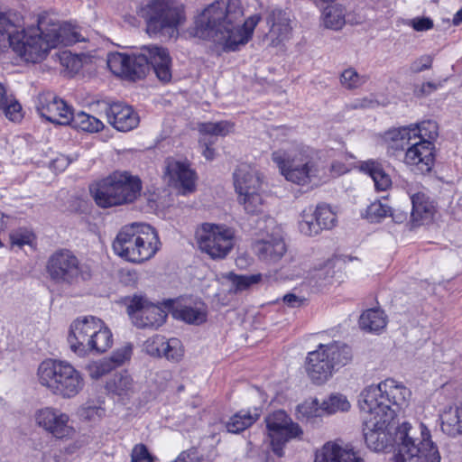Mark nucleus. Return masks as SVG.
<instances>
[{"label":"nucleus","mask_w":462,"mask_h":462,"mask_svg":"<svg viewBox=\"0 0 462 462\" xmlns=\"http://www.w3.org/2000/svg\"><path fill=\"white\" fill-rule=\"evenodd\" d=\"M106 63L113 74L132 80L143 78L150 66L161 81L168 82L171 79V60L169 52L156 45L143 46L138 54L110 53Z\"/></svg>","instance_id":"7ed1b4c3"},{"label":"nucleus","mask_w":462,"mask_h":462,"mask_svg":"<svg viewBox=\"0 0 462 462\" xmlns=\"http://www.w3.org/2000/svg\"><path fill=\"white\" fill-rule=\"evenodd\" d=\"M254 250L260 260L267 263H274L284 255L286 245L284 241L279 237H269L256 241Z\"/></svg>","instance_id":"bb28decb"},{"label":"nucleus","mask_w":462,"mask_h":462,"mask_svg":"<svg viewBox=\"0 0 462 462\" xmlns=\"http://www.w3.org/2000/svg\"><path fill=\"white\" fill-rule=\"evenodd\" d=\"M260 414L257 410L254 412L249 411H239L234 414L226 424L228 432L239 433L253 425Z\"/></svg>","instance_id":"e433bc0d"},{"label":"nucleus","mask_w":462,"mask_h":462,"mask_svg":"<svg viewBox=\"0 0 462 462\" xmlns=\"http://www.w3.org/2000/svg\"><path fill=\"white\" fill-rule=\"evenodd\" d=\"M67 125L88 133H97L104 128V124L97 117L83 111L74 114L73 110L70 113Z\"/></svg>","instance_id":"473e14b6"},{"label":"nucleus","mask_w":462,"mask_h":462,"mask_svg":"<svg viewBox=\"0 0 462 462\" xmlns=\"http://www.w3.org/2000/svg\"><path fill=\"white\" fill-rule=\"evenodd\" d=\"M60 64L71 73H77L82 68V60L70 51H62L60 54Z\"/></svg>","instance_id":"3c124183"},{"label":"nucleus","mask_w":462,"mask_h":462,"mask_svg":"<svg viewBox=\"0 0 462 462\" xmlns=\"http://www.w3.org/2000/svg\"><path fill=\"white\" fill-rule=\"evenodd\" d=\"M33 238V234L26 228H18L10 233V241L12 245H16L20 248L25 245H31Z\"/></svg>","instance_id":"603ef678"},{"label":"nucleus","mask_w":462,"mask_h":462,"mask_svg":"<svg viewBox=\"0 0 462 462\" xmlns=\"http://www.w3.org/2000/svg\"><path fill=\"white\" fill-rule=\"evenodd\" d=\"M226 278L231 282L235 291H241L246 290L251 285L259 282L261 280V274L237 275L233 273H229L226 275Z\"/></svg>","instance_id":"49530a36"},{"label":"nucleus","mask_w":462,"mask_h":462,"mask_svg":"<svg viewBox=\"0 0 462 462\" xmlns=\"http://www.w3.org/2000/svg\"><path fill=\"white\" fill-rule=\"evenodd\" d=\"M106 389L109 393L124 399L134 393V382L126 371H123L115 374L106 382Z\"/></svg>","instance_id":"c756f323"},{"label":"nucleus","mask_w":462,"mask_h":462,"mask_svg":"<svg viewBox=\"0 0 462 462\" xmlns=\"http://www.w3.org/2000/svg\"><path fill=\"white\" fill-rule=\"evenodd\" d=\"M81 416L87 420H96L101 418L104 414V410L101 407L87 405L81 409Z\"/></svg>","instance_id":"4d7b16f0"},{"label":"nucleus","mask_w":462,"mask_h":462,"mask_svg":"<svg viewBox=\"0 0 462 462\" xmlns=\"http://www.w3.org/2000/svg\"><path fill=\"white\" fill-rule=\"evenodd\" d=\"M268 436L271 439L273 451L278 456L283 455V447L292 439H300L303 430L300 425L283 411H276L266 419Z\"/></svg>","instance_id":"dca6fc26"},{"label":"nucleus","mask_w":462,"mask_h":462,"mask_svg":"<svg viewBox=\"0 0 462 462\" xmlns=\"http://www.w3.org/2000/svg\"><path fill=\"white\" fill-rule=\"evenodd\" d=\"M360 170L373 179L377 190L385 191L392 186L390 176L385 173L379 162L373 160L363 162L360 164Z\"/></svg>","instance_id":"2f4dec72"},{"label":"nucleus","mask_w":462,"mask_h":462,"mask_svg":"<svg viewBox=\"0 0 462 462\" xmlns=\"http://www.w3.org/2000/svg\"><path fill=\"white\" fill-rule=\"evenodd\" d=\"M314 212L316 220L319 224L320 230L331 229L335 226L337 223V215L328 205H318Z\"/></svg>","instance_id":"a18cd8bd"},{"label":"nucleus","mask_w":462,"mask_h":462,"mask_svg":"<svg viewBox=\"0 0 462 462\" xmlns=\"http://www.w3.org/2000/svg\"><path fill=\"white\" fill-rule=\"evenodd\" d=\"M314 462H363L349 444L327 442L316 452Z\"/></svg>","instance_id":"393cba45"},{"label":"nucleus","mask_w":462,"mask_h":462,"mask_svg":"<svg viewBox=\"0 0 462 462\" xmlns=\"http://www.w3.org/2000/svg\"><path fill=\"white\" fill-rule=\"evenodd\" d=\"M164 178L170 185L180 189V192L183 195L191 193L196 189V173L186 162L168 159L166 161Z\"/></svg>","instance_id":"5701e85b"},{"label":"nucleus","mask_w":462,"mask_h":462,"mask_svg":"<svg viewBox=\"0 0 462 462\" xmlns=\"http://www.w3.org/2000/svg\"><path fill=\"white\" fill-rule=\"evenodd\" d=\"M388 216H391L395 222L402 223L407 218L406 213H399L394 215L392 211Z\"/></svg>","instance_id":"69168bd1"},{"label":"nucleus","mask_w":462,"mask_h":462,"mask_svg":"<svg viewBox=\"0 0 462 462\" xmlns=\"http://www.w3.org/2000/svg\"><path fill=\"white\" fill-rule=\"evenodd\" d=\"M234 186L237 200L247 214L263 211V175L255 168L241 164L234 172Z\"/></svg>","instance_id":"ddd939ff"},{"label":"nucleus","mask_w":462,"mask_h":462,"mask_svg":"<svg viewBox=\"0 0 462 462\" xmlns=\"http://www.w3.org/2000/svg\"><path fill=\"white\" fill-rule=\"evenodd\" d=\"M330 171L334 175H341L348 171V167L341 162L335 161L330 166Z\"/></svg>","instance_id":"680f3d73"},{"label":"nucleus","mask_w":462,"mask_h":462,"mask_svg":"<svg viewBox=\"0 0 462 462\" xmlns=\"http://www.w3.org/2000/svg\"><path fill=\"white\" fill-rule=\"evenodd\" d=\"M36 424L56 439H71L76 430L70 423L69 415L53 407H44L35 411Z\"/></svg>","instance_id":"6ab92c4d"},{"label":"nucleus","mask_w":462,"mask_h":462,"mask_svg":"<svg viewBox=\"0 0 462 462\" xmlns=\"http://www.w3.org/2000/svg\"><path fill=\"white\" fill-rule=\"evenodd\" d=\"M166 338L162 336L156 335L148 338L143 343V350L152 356H160L162 347H164Z\"/></svg>","instance_id":"864d4df0"},{"label":"nucleus","mask_w":462,"mask_h":462,"mask_svg":"<svg viewBox=\"0 0 462 462\" xmlns=\"http://www.w3.org/2000/svg\"><path fill=\"white\" fill-rule=\"evenodd\" d=\"M351 404L347 398L341 393H332L321 402L324 414H334L339 411H347Z\"/></svg>","instance_id":"58836bf2"},{"label":"nucleus","mask_w":462,"mask_h":462,"mask_svg":"<svg viewBox=\"0 0 462 462\" xmlns=\"http://www.w3.org/2000/svg\"><path fill=\"white\" fill-rule=\"evenodd\" d=\"M389 213H391V208L386 204L376 200L367 207L366 217L371 222H377L386 217Z\"/></svg>","instance_id":"8fccbe9b"},{"label":"nucleus","mask_w":462,"mask_h":462,"mask_svg":"<svg viewBox=\"0 0 462 462\" xmlns=\"http://www.w3.org/2000/svg\"><path fill=\"white\" fill-rule=\"evenodd\" d=\"M299 228L300 233L308 236H317L321 231L312 208H308L302 211Z\"/></svg>","instance_id":"79ce46f5"},{"label":"nucleus","mask_w":462,"mask_h":462,"mask_svg":"<svg viewBox=\"0 0 462 462\" xmlns=\"http://www.w3.org/2000/svg\"><path fill=\"white\" fill-rule=\"evenodd\" d=\"M352 357V349L346 344L338 341L319 344L316 350L309 353L306 371L310 380L320 385L337 370L349 364Z\"/></svg>","instance_id":"9b49d317"},{"label":"nucleus","mask_w":462,"mask_h":462,"mask_svg":"<svg viewBox=\"0 0 462 462\" xmlns=\"http://www.w3.org/2000/svg\"><path fill=\"white\" fill-rule=\"evenodd\" d=\"M441 430L449 437L462 436V406L449 405L439 413Z\"/></svg>","instance_id":"cd10ccee"},{"label":"nucleus","mask_w":462,"mask_h":462,"mask_svg":"<svg viewBox=\"0 0 462 462\" xmlns=\"http://www.w3.org/2000/svg\"><path fill=\"white\" fill-rule=\"evenodd\" d=\"M272 160L277 165L284 179L299 186L317 184L326 178L323 162L315 156L314 151L303 144H295L272 153Z\"/></svg>","instance_id":"20e7f679"},{"label":"nucleus","mask_w":462,"mask_h":462,"mask_svg":"<svg viewBox=\"0 0 462 462\" xmlns=\"http://www.w3.org/2000/svg\"><path fill=\"white\" fill-rule=\"evenodd\" d=\"M462 23V8L458 10L453 17V24L458 25Z\"/></svg>","instance_id":"338daca9"},{"label":"nucleus","mask_w":462,"mask_h":462,"mask_svg":"<svg viewBox=\"0 0 462 462\" xmlns=\"http://www.w3.org/2000/svg\"><path fill=\"white\" fill-rule=\"evenodd\" d=\"M23 25V18L18 14L0 12V41L9 44L11 36H14Z\"/></svg>","instance_id":"72a5a7b5"},{"label":"nucleus","mask_w":462,"mask_h":462,"mask_svg":"<svg viewBox=\"0 0 462 462\" xmlns=\"http://www.w3.org/2000/svg\"><path fill=\"white\" fill-rule=\"evenodd\" d=\"M412 210L411 216L417 223L430 222L435 213V207L429 198L423 193H415L411 196Z\"/></svg>","instance_id":"c85d7f7f"},{"label":"nucleus","mask_w":462,"mask_h":462,"mask_svg":"<svg viewBox=\"0 0 462 462\" xmlns=\"http://www.w3.org/2000/svg\"><path fill=\"white\" fill-rule=\"evenodd\" d=\"M334 273L333 271V263L331 261H327L324 265L316 270L315 276L319 277V279H327L328 277H331Z\"/></svg>","instance_id":"bf43d9fd"},{"label":"nucleus","mask_w":462,"mask_h":462,"mask_svg":"<svg viewBox=\"0 0 462 462\" xmlns=\"http://www.w3.org/2000/svg\"><path fill=\"white\" fill-rule=\"evenodd\" d=\"M196 240L201 252L213 260L224 259L236 242L235 230L226 225L203 223L196 230Z\"/></svg>","instance_id":"4468645a"},{"label":"nucleus","mask_w":462,"mask_h":462,"mask_svg":"<svg viewBox=\"0 0 462 462\" xmlns=\"http://www.w3.org/2000/svg\"><path fill=\"white\" fill-rule=\"evenodd\" d=\"M68 343L70 350L80 357L91 353L102 354L112 346L113 334L101 319L83 316L71 322Z\"/></svg>","instance_id":"423d86ee"},{"label":"nucleus","mask_w":462,"mask_h":462,"mask_svg":"<svg viewBox=\"0 0 462 462\" xmlns=\"http://www.w3.org/2000/svg\"><path fill=\"white\" fill-rule=\"evenodd\" d=\"M438 136V125L435 121H423L418 125H411L388 131L384 134V140L395 150H403L404 143L411 141L434 140Z\"/></svg>","instance_id":"a211bd4d"},{"label":"nucleus","mask_w":462,"mask_h":462,"mask_svg":"<svg viewBox=\"0 0 462 462\" xmlns=\"http://www.w3.org/2000/svg\"><path fill=\"white\" fill-rule=\"evenodd\" d=\"M297 418L299 420H311L324 415L321 402L317 398L309 399L297 406Z\"/></svg>","instance_id":"ea45409f"},{"label":"nucleus","mask_w":462,"mask_h":462,"mask_svg":"<svg viewBox=\"0 0 462 462\" xmlns=\"http://www.w3.org/2000/svg\"><path fill=\"white\" fill-rule=\"evenodd\" d=\"M39 383L52 394L62 399H72L85 386L84 375L70 363L64 360L42 361L37 371Z\"/></svg>","instance_id":"6e6552de"},{"label":"nucleus","mask_w":462,"mask_h":462,"mask_svg":"<svg viewBox=\"0 0 462 462\" xmlns=\"http://www.w3.org/2000/svg\"><path fill=\"white\" fill-rule=\"evenodd\" d=\"M184 356V348L179 338L171 337L165 340L164 347L161 352V356L165 357L171 362H180Z\"/></svg>","instance_id":"c03bdc74"},{"label":"nucleus","mask_w":462,"mask_h":462,"mask_svg":"<svg viewBox=\"0 0 462 462\" xmlns=\"http://www.w3.org/2000/svg\"><path fill=\"white\" fill-rule=\"evenodd\" d=\"M46 270L51 279L57 283L72 284L81 274L79 260L67 249L54 252L48 259Z\"/></svg>","instance_id":"f3484780"},{"label":"nucleus","mask_w":462,"mask_h":462,"mask_svg":"<svg viewBox=\"0 0 462 462\" xmlns=\"http://www.w3.org/2000/svg\"><path fill=\"white\" fill-rule=\"evenodd\" d=\"M131 462H152V457L145 445L140 443L133 448Z\"/></svg>","instance_id":"5fc2aeb1"},{"label":"nucleus","mask_w":462,"mask_h":462,"mask_svg":"<svg viewBox=\"0 0 462 462\" xmlns=\"http://www.w3.org/2000/svg\"><path fill=\"white\" fill-rule=\"evenodd\" d=\"M127 313L134 326L143 328H158L167 317L163 310L142 296L133 297L127 306Z\"/></svg>","instance_id":"aec40b11"},{"label":"nucleus","mask_w":462,"mask_h":462,"mask_svg":"<svg viewBox=\"0 0 462 462\" xmlns=\"http://www.w3.org/2000/svg\"><path fill=\"white\" fill-rule=\"evenodd\" d=\"M83 40L77 27L60 23L54 14L43 13L39 15L36 28L25 30L23 25L14 36H11L9 46L25 62L38 63L51 49Z\"/></svg>","instance_id":"f03ea898"},{"label":"nucleus","mask_w":462,"mask_h":462,"mask_svg":"<svg viewBox=\"0 0 462 462\" xmlns=\"http://www.w3.org/2000/svg\"><path fill=\"white\" fill-rule=\"evenodd\" d=\"M432 59L430 56H422L417 61L414 62L412 69L416 72L428 69L431 67Z\"/></svg>","instance_id":"13d9d810"},{"label":"nucleus","mask_w":462,"mask_h":462,"mask_svg":"<svg viewBox=\"0 0 462 462\" xmlns=\"http://www.w3.org/2000/svg\"><path fill=\"white\" fill-rule=\"evenodd\" d=\"M81 446H82V445L77 441V442H75V443H73V444L69 445V446L66 448V450H67V452H68V453L71 454V453H73L75 450H77V449L80 448H81Z\"/></svg>","instance_id":"774afa93"},{"label":"nucleus","mask_w":462,"mask_h":462,"mask_svg":"<svg viewBox=\"0 0 462 462\" xmlns=\"http://www.w3.org/2000/svg\"><path fill=\"white\" fill-rule=\"evenodd\" d=\"M366 80V76L359 74L356 69L352 67L344 69L339 76L340 85L347 90L359 88Z\"/></svg>","instance_id":"a19ab883"},{"label":"nucleus","mask_w":462,"mask_h":462,"mask_svg":"<svg viewBox=\"0 0 462 462\" xmlns=\"http://www.w3.org/2000/svg\"><path fill=\"white\" fill-rule=\"evenodd\" d=\"M234 124L229 121L208 122L199 125V131L202 134L225 136L233 132Z\"/></svg>","instance_id":"37998d69"},{"label":"nucleus","mask_w":462,"mask_h":462,"mask_svg":"<svg viewBox=\"0 0 462 462\" xmlns=\"http://www.w3.org/2000/svg\"><path fill=\"white\" fill-rule=\"evenodd\" d=\"M141 180L126 171H115L90 187V193L100 208H112L134 202L140 195Z\"/></svg>","instance_id":"9d476101"},{"label":"nucleus","mask_w":462,"mask_h":462,"mask_svg":"<svg viewBox=\"0 0 462 462\" xmlns=\"http://www.w3.org/2000/svg\"><path fill=\"white\" fill-rule=\"evenodd\" d=\"M108 123L117 131L128 132L140 122L138 114L132 106L123 103L111 104L106 110Z\"/></svg>","instance_id":"b1692460"},{"label":"nucleus","mask_w":462,"mask_h":462,"mask_svg":"<svg viewBox=\"0 0 462 462\" xmlns=\"http://www.w3.org/2000/svg\"><path fill=\"white\" fill-rule=\"evenodd\" d=\"M170 308L174 319L189 324H201L207 318V313L203 309L183 305L180 302L171 304Z\"/></svg>","instance_id":"7c9ffc66"},{"label":"nucleus","mask_w":462,"mask_h":462,"mask_svg":"<svg viewBox=\"0 0 462 462\" xmlns=\"http://www.w3.org/2000/svg\"><path fill=\"white\" fill-rule=\"evenodd\" d=\"M322 25L329 30H340L346 23L345 9L340 5L326 7L321 15Z\"/></svg>","instance_id":"4c0bfd02"},{"label":"nucleus","mask_w":462,"mask_h":462,"mask_svg":"<svg viewBox=\"0 0 462 462\" xmlns=\"http://www.w3.org/2000/svg\"><path fill=\"white\" fill-rule=\"evenodd\" d=\"M133 354V346L130 343H126L121 347L116 349L109 357H106L113 368L116 369L118 366L123 365L125 362L130 360Z\"/></svg>","instance_id":"09e8293b"},{"label":"nucleus","mask_w":462,"mask_h":462,"mask_svg":"<svg viewBox=\"0 0 462 462\" xmlns=\"http://www.w3.org/2000/svg\"><path fill=\"white\" fill-rule=\"evenodd\" d=\"M70 162L69 158L65 155H60L51 162V168L55 171H62L69 165Z\"/></svg>","instance_id":"052dcab7"},{"label":"nucleus","mask_w":462,"mask_h":462,"mask_svg":"<svg viewBox=\"0 0 462 462\" xmlns=\"http://www.w3.org/2000/svg\"><path fill=\"white\" fill-rule=\"evenodd\" d=\"M267 23L270 24V30L267 37L271 40L272 45L277 46L289 39L291 27L287 14L282 10H273Z\"/></svg>","instance_id":"a878e982"},{"label":"nucleus","mask_w":462,"mask_h":462,"mask_svg":"<svg viewBox=\"0 0 462 462\" xmlns=\"http://www.w3.org/2000/svg\"><path fill=\"white\" fill-rule=\"evenodd\" d=\"M136 13L145 20L150 35L162 33L172 37L185 21L183 5L176 0H148L137 6Z\"/></svg>","instance_id":"f8f14e48"},{"label":"nucleus","mask_w":462,"mask_h":462,"mask_svg":"<svg viewBox=\"0 0 462 462\" xmlns=\"http://www.w3.org/2000/svg\"><path fill=\"white\" fill-rule=\"evenodd\" d=\"M35 107L42 117L62 125H68L72 111L70 106L51 92L40 94L36 99Z\"/></svg>","instance_id":"412c9836"},{"label":"nucleus","mask_w":462,"mask_h":462,"mask_svg":"<svg viewBox=\"0 0 462 462\" xmlns=\"http://www.w3.org/2000/svg\"><path fill=\"white\" fill-rule=\"evenodd\" d=\"M405 148V164L420 173H426L431 170L434 162V145L430 141H411L409 144L404 143Z\"/></svg>","instance_id":"4be33fe9"},{"label":"nucleus","mask_w":462,"mask_h":462,"mask_svg":"<svg viewBox=\"0 0 462 462\" xmlns=\"http://www.w3.org/2000/svg\"><path fill=\"white\" fill-rule=\"evenodd\" d=\"M199 143L204 147L203 151H202L203 156L207 160L212 161L215 158V150L213 148H211L206 142H204L202 140H200Z\"/></svg>","instance_id":"0e129e2a"},{"label":"nucleus","mask_w":462,"mask_h":462,"mask_svg":"<svg viewBox=\"0 0 462 462\" xmlns=\"http://www.w3.org/2000/svg\"><path fill=\"white\" fill-rule=\"evenodd\" d=\"M243 17L244 9L240 0H217L194 17L190 33L211 42L223 51H236L250 42L260 22L257 14L245 20Z\"/></svg>","instance_id":"f257e3e1"},{"label":"nucleus","mask_w":462,"mask_h":462,"mask_svg":"<svg viewBox=\"0 0 462 462\" xmlns=\"http://www.w3.org/2000/svg\"><path fill=\"white\" fill-rule=\"evenodd\" d=\"M411 395L410 389L402 383L388 378L365 387L359 394L358 405L361 411H391L393 413V418L396 419L400 411L407 405Z\"/></svg>","instance_id":"1a4fd4ad"},{"label":"nucleus","mask_w":462,"mask_h":462,"mask_svg":"<svg viewBox=\"0 0 462 462\" xmlns=\"http://www.w3.org/2000/svg\"><path fill=\"white\" fill-rule=\"evenodd\" d=\"M408 24L417 32L429 31L433 28V21L429 17H415Z\"/></svg>","instance_id":"6e6d98bb"},{"label":"nucleus","mask_w":462,"mask_h":462,"mask_svg":"<svg viewBox=\"0 0 462 462\" xmlns=\"http://www.w3.org/2000/svg\"><path fill=\"white\" fill-rule=\"evenodd\" d=\"M86 370L88 373L90 378L97 380L109 374L114 370V368L113 365H110V363L105 357L97 361L90 362L86 366Z\"/></svg>","instance_id":"de8ad7c7"},{"label":"nucleus","mask_w":462,"mask_h":462,"mask_svg":"<svg viewBox=\"0 0 462 462\" xmlns=\"http://www.w3.org/2000/svg\"><path fill=\"white\" fill-rule=\"evenodd\" d=\"M0 110L13 122L20 121L23 118L22 106L13 95L7 94L6 88L2 83H0Z\"/></svg>","instance_id":"f704fd0d"},{"label":"nucleus","mask_w":462,"mask_h":462,"mask_svg":"<svg viewBox=\"0 0 462 462\" xmlns=\"http://www.w3.org/2000/svg\"><path fill=\"white\" fill-rule=\"evenodd\" d=\"M283 302L289 307L295 308L299 307L302 300L295 294L289 293L283 296Z\"/></svg>","instance_id":"e2e57ef3"},{"label":"nucleus","mask_w":462,"mask_h":462,"mask_svg":"<svg viewBox=\"0 0 462 462\" xmlns=\"http://www.w3.org/2000/svg\"><path fill=\"white\" fill-rule=\"evenodd\" d=\"M159 245L158 234L153 227L134 223L119 231L113 242V250L128 262L143 263L156 254Z\"/></svg>","instance_id":"0eeeda50"},{"label":"nucleus","mask_w":462,"mask_h":462,"mask_svg":"<svg viewBox=\"0 0 462 462\" xmlns=\"http://www.w3.org/2000/svg\"><path fill=\"white\" fill-rule=\"evenodd\" d=\"M386 316L379 309H370L362 313L359 326L363 330L379 332L386 326Z\"/></svg>","instance_id":"c9c22d12"},{"label":"nucleus","mask_w":462,"mask_h":462,"mask_svg":"<svg viewBox=\"0 0 462 462\" xmlns=\"http://www.w3.org/2000/svg\"><path fill=\"white\" fill-rule=\"evenodd\" d=\"M430 438L423 423L416 426L402 423L395 431L394 462H440L438 448Z\"/></svg>","instance_id":"39448f33"},{"label":"nucleus","mask_w":462,"mask_h":462,"mask_svg":"<svg viewBox=\"0 0 462 462\" xmlns=\"http://www.w3.org/2000/svg\"><path fill=\"white\" fill-rule=\"evenodd\" d=\"M364 417L363 433L366 446L375 452L383 451L392 443L391 430L395 419L393 412L361 411Z\"/></svg>","instance_id":"2eb2a0df"}]
</instances>
